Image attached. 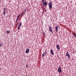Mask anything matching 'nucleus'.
Instances as JSON below:
<instances>
[{"label":"nucleus","mask_w":76,"mask_h":76,"mask_svg":"<svg viewBox=\"0 0 76 76\" xmlns=\"http://www.w3.org/2000/svg\"><path fill=\"white\" fill-rule=\"evenodd\" d=\"M48 6L49 9H52V3H51V2H49Z\"/></svg>","instance_id":"f257e3e1"},{"label":"nucleus","mask_w":76,"mask_h":76,"mask_svg":"<svg viewBox=\"0 0 76 76\" xmlns=\"http://www.w3.org/2000/svg\"><path fill=\"white\" fill-rule=\"evenodd\" d=\"M58 71L59 73H61L62 72V71H61V67L60 66L58 69Z\"/></svg>","instance_id":"f03ea898"},{"label":"nucleus","mask_w":76,"mask_h":76,"mask_svg":"<svg viewBox=\"0 0 76 76\" xmlns=\"http://www.w3.org/2000/svg\"><path fill=\"white\" fill-rule=\"evenodd\" d=\"M46 54H47V50H46L45 52L42 54V57H44V56L46 55Z\"/></svg>","instance_id":"7ed1b4c3"},{"label":"nucleus","mask_w":76,"mask_h":76,"mask_svg":"<svg viewBox=\"0 0 76 76\" xmlns=\"http://www.w3.org/2000/svg\"><path fill=\"white\" fill-rule=\"evenodd\" d=\"M58 28H59V26H56L55 28L56 29V32H57V31H58Z\"/></svg>","instance_id":"20e7f679"},{"label":"nucleus","mask_w":76,"mask_h":76,"mask_svg":"<svg viewBox=\"0 0 76 76\" xmlns=\"http://www.w3.org/2000/svg\"><path fill=\"white\" fill-rule=\"evenodd\" d=\"M49 30L50 32H52V33H53V30H52V28H51V27H49Z\"/></svg>","instance_id":"39448f33"},{"label":"nucleus","mask_w":76,"mask_h":76,"mask_svg":"<svg viewBox=\"0 0 76 76\" xmlns=\"http://www.w3.org/2000/svg\"><path fill=\"white\" fill-rule=\"evenodd\" d=\"M43 6H46L47 5V3L46 2H44L42 3Z\"/></svg>","instance_id":"423d86ee"},{"label":"nucleus","mask_w":76,"mask_h":76,"mask_svg":"<svg viewBox=\"0 0 76 76\" xmlns=\"http://www.w3.org/2000/svg\"><path fill=\"white\" fill-rule=\"evenodd\" d=\"M20 26H22V23H20L19 25L18 26V29H19V28H20Z\"/></svg>","instance_id":"0eeeda50"},{"label":"nucleus","mask_w":76,"mask_h":76,"mask_svg":"<svg viewBox=\"0 0 76 76\" xmlns=\"http://www.w3.org/2000/svg\"><path fill=\"white\" fill-rule=\"evenodd\" d=\"M29 52V49H27L26 50V53H28Z\"/></svg>","instance_id":"6e6552de"},{"label":"nucleus","mask_w":76,"mask_h":76,"mask_svg":"<svg viewBox=\"0 0 76 76\" xmlns=\"http://www.w3.org/2000/svg\"><path fill=\"white\" fill-rule=\"evenodd\" d=\"M56 48L58 50H60V46L58 45H56Z\"/></svg>","instance_id":"1a4fd4ad"},{"label":"nucleus","mask_w":76,"mask_h":76,"mask_svg":"<svg viewBox=\"0 0 76 76\" xmlns=\"http://www.w3.org/2000/svg\"><path fill=\"white\" fill-rule=\"evenodd\" d=\"M50 53L52 54V55H54V52H53V50L51 49L50 50Z\"/></svg>","instance_id":"9d476101"},{"label":"nucleus","mask_w":76,"mask_h":76,"mask_svg":"<svg viewBox=\"0 0 76 76\" xmlns=\"http://www.w3.org/2000/svg\"><path fill=\"white\" fill-rule=\"evenodd\" d=\"M68 53V52H67V56H68V58H70V54H69Z\"/></svg>","instance_id":"9b49d317"},{"label":"nucleus","mask_w":76,"mask_h":76,"mask_svg":"<svg viewBox=\"0 0 76 76\" xmlns=\"http://www.w3.org/2000/svg\"><path fill=\"white\" fill-rule=\"evenodd\" d=\"M75 37H76V33H75L74 34H72Z\"/></svg>","instance_id":"f8f14e48"},{"label":"nucleus","mask_w":76,"mask_h":76,"mask_svg":"<svg viewBox=\"0 0 76 76\" xmlns=\"http://www.w3.org/2000/svg\"><path fill=\"white\" fill-rule=\"evenodd\" d=\"M6 11H4V12H3V14L4 15H5V14H6Z\"/></svg>","instance_id":"ddd939ff"},{"label":"nucleus","mask_w":76,"mask_h":76,"mask_svg":"<svg viewBox=\"0 0 76 76\" xmlns=\"http://www.w3.org/2000/svg\"><path fill=\"white\" fill-rule=\"evenodd\" d=\"M7 34H9V33H10V31H7Z\"/></svg>","instance_id":"4468645a"},{"label":"nucleus","mask_w":76,"mask_h":76,"mask_svg":"<svg viewBox=\"0 0 76 76\" xmlns=\"http://www.w3.org/2000/svg\"><path fill=\"white\" fill-rule=\"evenodd\" d=\"M3 46V44L2 43H0V47H2Z\"/></svg>","instance_id":"2eb2a0df"},{"label":"nucleus","mask_w":76,"mask_h":76,"mask_svg":"<svg viewBox=\"0 0 76 76\" xmlns=\"http://www.w3.org/2000/svg\"><path fill=\"white\" fill-rule=\"evenodd\" d=\"M20 14H19L17 17V18H19V17H20Z\"/></svg>","instance_id":"dca6fc26"},{"label":"nucleus","mask_w":76,"mask_h":76,"mask_svg":"<svg viewBox=\"0 0 76 76\" xmlns=\"http://www.w3.org/2000/svg\"><path fill=\"white\" fill-rule=\"evenodd\" d=\"M3 10H4V11H6V8H4L3 9Z\"/></svg>","instance_id":"f3484780"},{"label":"nucleus","mask_w":76,"mask_h":76,"mask_svg":"<svg viewBox=\"0 0 76 76\" xmlns=\"http://www.w3.org/2000/svg\"><path fill=\"white\" fill-rule=\"evenodd\" d=\"M45 0H42V3H44V1H45Z\"/></svg>","instance_id":"a211bd4d"},{"label":"nucleus","mask_w":76,"mask_h":76,"mask_svg":"<svg viewBox=\"0 0 76 76\" xmlns=\"http://www.w3.org/2000/svg\"><path fill=\"white\" fill-rule=\"evenodd\" d=\"M18 19H19V18H18V17L17 18V19H16V20H18Z\"/></svg>","instance_id":"6ab92c4d"},{"label":"nucleus","mask_w":76,"mask_h":76,"mask_svg":"<svg viewBox=\"0 0 76 76\" xmlns=\"http://www.w3.org/2000/svg\"><path fill=\"white\" fill-rule=\"evenodd\" d=\"M15 22H16V23H17V22H18V20H16V21Z\"/></svg>","instance_id":"aec40b11"},{"label":"nucleus","mask_w":76,"mask_h":76,"mask_svg":"<svg viewBox=\"0 0 76 76\" xmlns=\"http://www.w3.org/2000/svg\"><path fill=\"white\" fill-rule=\"evenodd\" d=\"M28 65H26V67H28Z\"/></svg>","instance_id":"412c9836"},{"label":"nucleus","mask_w":76,"mask_h":76,"mask_svg":"<svg viewBox=\"0 0 76 76\" xmlns=\"http://www.w3.org/2000/svg\"><path fill=\"white\" fill-rule=\"evenodd\" d=\"M24 15V14H23V13H22V15Z\"/></svg>","instance_id":"4be33fe9"},{"label":"nucleus","mask_w":76,"mask_h":76,"mask_svg":"<svg viewBox=\"0 0 76 76\" xmlns=\"http://www.w3.org/2000/svg\"><path fill=\"white\" fill-rule=\"evenodd\" d=\"M66 56H67V53H66Z\"/></svg>","instance_id":"5701e85b"},{"label":"nucleus","mask_w":76,"mask_h":76,"mask_svg":"<svg viewBox=\"0 0 76 76\" xmlns=\"http://www.w3.org/2000/svg\"><path fill=\"white\" fill-rule=\"evenodd\" d=\"M0 70H1V69H0Z\"/></svg>","instance_id":"b1692460"}]
</instances>
